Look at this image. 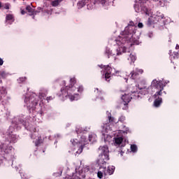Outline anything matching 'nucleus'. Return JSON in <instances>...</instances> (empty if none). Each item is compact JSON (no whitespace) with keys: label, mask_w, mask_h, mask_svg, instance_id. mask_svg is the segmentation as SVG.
I'll return each mask as SVG.
<instances>
[{"label":"nucleus","mask_w":179,"mask_h":179,"mask_svg":"<svg viewBox=\"0 0 179 179\" xmlns=\"http://www.w3.org/2000/svg\"><path fill=\"white\" fill-rule=\"evenodd\" d=\"M99 159L97 161L100 166V170H103L104 176H111L114 173L115 168L114 166H106L107 162L110 160V150L107 145L100 146L99 148Z\"/></svg>","instance_id":"obj_2"},{"label":"nucleus","mask_w":179,"mask_h":179,"mask_svg":"<svg viewBox=\"0 0 179 179\" xmlns=\"http://www.w3.org/2000/svg\"><path fill=\"white\" fill-rule=\"evenodd\" d=\"M7 93L8 92H6V88L2 85H0V102L2 100V98L6 96Z\"/></svg>","instance_id":"obj_11"},{"label":"nucleus","mask_w":179,"mask_h":179,"mask_svg":"<svg viewBox=\"0 0 179 179\" xmlns=\"http://www.w3.org/2000/svg\"><path fill=\"white\" fill-rule=\"evenodd\" d=\"M158 17H159V16L157 15V16H156V18L157 19Z\"/></svg>","instance_id":"obj_49"},{"label":"nucleus","mask_w":179,"mask_h":179,"mask_svg":"<svg viewBox=\"0 0 179 179\" xmlns=\"http://www.w3.org/2000/svg\"><path fill=\"white\" fill-rule=\"evenodd\" d=\"M143 10H144V13H145V15H149V10H148V8L144 7L143 8Z\"/></svg>","instance_id":"obj_32"},{"label":"nucleus","mask_w":179,"mask_h":179,"mask_svg":"<svg viewBox=\"0 0 179 179\" xmlns=\"http://www.w3.org/2000/svg\"><path fill=\"white\" fill-rule=\"evenodd\" d=\"M99 68H104V78L105 80H106V82H110V80H111V76H113L114 75V73H113V71H114L113 69V68H111V66H110V65H107V66H104V65H101L99 66Z\"/></svg>","instance_id":"obj_6"},{"label":"nucleus","mask_w":179,"mask_h":179,"mask_svg":"<svg viewBox=\"0 0 179 179\" xmlns=\"http://www.w3.org/2000/svg\"><path fill=\"white\" fill-rule=\"evenodd\" d=\"M40 99H41V94L38 96L36 93H32L30 96H25L24 101L29 113L36 111Z\"/></svg>","instance_id":"obj_5"},{"label":"nucleus","mask_w":179,"mask_h":179,"mask_svg":"<svg viewBox=\"0 0 179 179\" xmlns=\"http://www.w3.org/2000/svg\"><path fill=\"white\" fill-rule=\"evenodd\" d=\"M101 100H103V97H101Z\"/></svg>","instance_id":"obj_51"},{"label":"nucleus","mask_w":179,"mask_h":179,"mask_svg":"<svg viewBox=\"0 0 179 179\" xmlns=\"http://www.w3.org/2000/svg\"><path fill=\"white\" fill-rule=\"evenodd\" d=\"M117 51V55H121L122 53L127 52V48L125 46H121Z\"/></svg>","instance_id":"obj_12"},{"label":"nucleus","mask_w":179,"mask_h":179,"mask_svg":"<svg viewBox=\"0 0 179 179\" xmlns=\"http://www.w3.org/2000/svg\"><path fill=\"white\" fill-rule=\"evenodd\" d=\"M121 99L123 101L124 106H128V103H129V101L132 100V96H131L129 94H124V95L122 96Z\"/></svg>","instance_id":"obj_8"},{"label":"nucleus","mask_w":179,"mask_h":179,"mask_svg":"<svg viewBox=\"0 0 179 179\" xmlns=\"http://www.w3.org/2000/svg\"><path fill=\"white\" fill-rule=\"evenodd\" d=\"M105 55L108 58H110V57H113V55H115L113 54V51L110 50V49H106V50L105 52Z\"/></svg>","instance_id":"obj_15"},{"label":"nucleus","mask_w":179,"mask_h":179,"mask_svg":"<svg viewBox=\"0 0 179 179\" xmlns=\"http://www.w3.org/2000/svg\"><path fill=\"white\" fill-rule=\"evenodd\" d=\"M17 80H18V82H19L20 83H22L26 81V78L21 77V78H20Z\"/></svg>","instance_id":"obj_31"},{"label":"nucleus","mask_w":179,"mask_h":179,"mask_svg":"<svg viewBox=\"0 0 179 179\" xmlns=\"http://www.w3.org/2000/svg\"><path fill=\"white\" fill-rule=\"evenodd\" d=\"M159 5L162 6V8L166 6V0H159Z\"/></svg>","instance_id":"obj_24"},{"label":"nucleus","mask_w":179,"mask_h":179,"mask_svg":"<svg viewBox=\"0 0 179 179\" xmlns=\"http://www.w3.org/2000/svg\"><path fill=\"white\" fill-rule=\"evenodd\" d=\"M25 13H26V11L24 10H21V14L22 15H25Z\"/></svg>","instance_id":"obj_39"},{"label":"nucleus","mask_w":179,"mask_h":179,"mask_svg":"<svg viewBox=\"0 0 179 179\" xmlns=\"http://www.w3.org/2000/svg\"><path fill=\"white\" fill-rule=\"evenodd\" d=\"M139 73H143V70L140 69H135L134 70H133L130 73L131 79H134V80H138V79H139Z\"/></svg>","instance_id":"obj_7"},{"label":"nucleus","mask_w":179,"mask_h":179,"mask_svg":"<svg viewBox=\"0 0 179 179\" xmlns=\"http://www.w3.org/2000/svg\"><path fill=\"white\" fill-rule=\"evenodd\" d=\"M1 78L2 79H6V78H8V73H6L5 71L0 72V79Z\"/></svg>","instance_id":"obj_20"},{"label":"nucleus","mask_w":179,"mask_h":179,"mask_svg":"<svg viewBox=\"0 0 179 179\" xmlns=\"http://www.w3.org/2000/svg\"><path fill=\"white\" fill-rule=\"evenodd\" d=\"M41 145V137H38L35 141V146H40Z\"/></svg>","instance_id":"obj_22"},{"label":"nucleus","mask_w":179,"mask_h":179,"mask_svg":"<svg viewBox=\"0 0 179 179\" xmlns=\"http://www.w3.org/2000/svg\"><path fill=\"white\" fill-rule=\"evenodd\" d=\"M6 20H11V22H15V17L12 14H7L6 16Z\"/></svg>","instance_id":"obj_16"},{"label":"nucleus","mask_w":179,"mask_h":179,"mask_svg":"<svg viewBox=\"0 0 179 179\" xmlns=\"http://www.w3.org/2000/svg\"><path fill=\"white\" fill-rule=\"evenodd\" d=\"M124 141V138L122 137L116 138L115 139V143L116 145H121Z\"/></svg>","instance_id":"obj_17"},{"label":"nucleus","mask_w":179,"mask_h":179,"mask_svg":"<svg viewBox=\"0 0 179 179\" xmlns=\"http://www.w3.org/2000/svg\"><path fill=\"white\" fill-rule=\"evenodd\" d=\"M138 27L139 29H143V24L142 22H138Z\"/></svg>","instance_id":"obj_34"},{"label":"nucleus","mask_w":179,"mask_h":179,"mask_svg":"<svg viewBox=\"0 0 179 179\" xmlns=\"http://www.w3.org/2000/svg\"><path fill=\"white\" fill-rule=\"evenodd\" d=\"M64 0H56L57 2H58L59 3H61V2H62Z\"/></svg>","instance_id":"obj_41"},{"label":"nucleus","mask_w":179,"mask_h":179,"mask_svg":"<svg viewBox=\"0 0 179 179\" xmlns=\"http://www.w3.org/2000/svg\"><path fill=\"white\" fill-rule=\"evenodd\" d=\"M2 65H3V59L0 57V66H2Z\"/></svg>","instance_id":"obj_36"},{"label":"nucleus","mask_w":179,"mask_h":179,"mask_svg":"<svg viewBox=\"0 0 179 179\" xmlns=\"http://www.w3.org/2000/svg\"><path fill=\"white\" fill-rule=\"evenodd\" d=\"M131 152H136V150H138V147L136 146V145H131Z\"/></svg>","instance_id":"obj_27"},{"label":"nucleus","mask_w":179,"mask_h":179,"mask_svg":"<svg viewBox=\"0 0 179 179\" xmlns=\"http://www.w3.org/2000/svg\"><path fill=\"white\" fill-rule=\"evenodd\" d=\"M155 101H154V106L157 108L160 107L162 105V103H163V99L160 97V96H157L156 97H154Z\"/></svg>","instance_id":"obj_10"},{"label":"nucleus","mask_w":179,"mask_h":179,"mask_svg":"<svg viewBox=\"0 0 179 179\" xmlns=\"http://www.w3.org/2000/svg\"><path fill=\"white\" fill-rule=\"evenodd\" d=\"M76 132L78 135H79V134H83V132H85V129H83V127H78L76 128Z\"/></svg>","instance_id":"obj_19"},{"label":"nucleus","mask_w":179,"mask_h":179,"mask_svg":"<svg viewBox=\"0 0 179 179\" xmlns=\"http://www.w3.org/2000/svg\"><path fill=\"white\" fill-rule=\"evenodd\" d=\"M131 93L135 94L134 99H136V97H137V99H139L140 96H139V92H138V91H131Z\"/></svg>","instance_id":"obj_25"},{"label":"nucleus","mask_w":179,"mask_h":179,"mask_svg":"<svg viewBox=\"0 0 179 179\" xmlns=\"http://www.w3.org/2000/svg\"><path fill=\"white\" fill-rule=\"evenodd\" d=\"M1 8H2V3H1V1H0V9H1Z\"/></svg>","instance_id":"obj_44"},{"label":"nucleus","mask_w":179,"mask_h":179,"mask_svg":"<svg viewBox=\"0 0 179 179\" xmlns=\"http://www.w3.org/2000/svg\"><path fill=\"white\" fill-rule=\"evenodd\" d=\"M178 48H179V46H178V45H176V50H178Z\"/></svg>","instance_id":"obj_46"},{"label":"nucleus","mask_w":179,"mask_h":179,"mask_svg":"<svg viewBox=\"0 0 179 179\" xmlns=\"http://www.w3.org/2000/svg\"><path fill=\"white\" fill-rule=\"evenodd\" d=\"M51 99H52L51 96H49L47 98V100H51Z\"/></svg>","instance_id":"obj_43"},{"label":"nucleus","mask_w":179,"mask_h":179,"mask_svg":"<svg viewBox=\"0 0 179 179\" xmlns=\"http://www.w3.org/2000/svg\"><path fill=\"white\" fill-rule=\"evenodd\" d=\"M138 87L139 90H141L140 93L141 94H149V93L152 94V89H156L157 91L156 93L153 95V97H157V96H162L163 94V90H164V85L163 84V81L162 80H153L151 83V85L148 87L146 86V83L145 81H142L138 85ZM152 90V92H150Z\"/></svg>","instance_id":"obj_3"},{"label":"nucleus","mask_w":179,"mask_h":179,"mask_svg":"<svg viewBox=\"0 0 179 179\" xmlns=\"http://www.w3.org/2000/svg\"><path fill=\"white\" fill-rule=\"evenodd\" d=\"M119 121L120 122H124V121H125V117L124 116H121L120 118H119Z\"/></svg>","instance_id":"obj_33"},{"label":"nucleus","mask_w":179,"mask_h":179,"mask_svg":"<svg viewBox=\"0 0 179 179\" xmlns=\"http://www.w3.org/2000/svg\"><path fill=\"white\" fill-rule=\"evenodd\" d=\"M26 10H27L28 13H29L31 16H33V15L36 13V11L30 6H27Z\"/></svg>","instance_id":"obj_13"},{"label":"nucleus","mask_w":179,"mask_h":179,"mask_svg":"<svg viewBox=\"0 0 179 179\" xmlns=\"http://www.w3.org/2000/svg\"><path fill=\"white\" fill-rule=\"evenodd\" d=\"M101 171H99L97 173V176L99 178H103V174H104V171H103V169H101Z\"/></svg>","instance_id":"obj_23"},{"label":"nucleus","mask_w":179,"mask_h":179,"mask_svg":"<svg viewBox=\"0 0 179 179\" xmlns=\"http://www.w3.org/2000/svg\"><path fill=\"white\" fill-rule=\"evenodd\" d=\"M172 55H173V59H176V58H178V52H173Z\"/></svg>","instance_id":"obj_30"},{"label":"nucleus","mask_w":179,"mask_h":179,"mask_svg":"<svg viewBox=\"0 0 179 179\" xmlns=\"http://www.w3.org/2000/svg\"><path fill=\"white\" fill-rule=\"evenodd\" d=\"M75 85H76V78H73L70 79L69 85L62 87L60 91L57 93V96L59 97L60 100L64 101V100L69 99L71 101H73L79 99V94H75V92L77 89L78 93H82V92H83V86L80 85L76 87Z\"/></svg>","instance_id":"obj_1"},{"label":"nucleus","mask_w":179,"mask_h":179,"mask_svg":"<svg viewBox=\"0 0 179 179\" xmlns=\"http://www.w3.org/2000/svg\"><path fill=\"white\" fill-rule=\"evenodd\" d=\"M116 73H118V71H117Z\"/></svg>","instance_id":"obj_52"},{"label":"nucleus","mask_w":179,"mask_h":179,"mask_svg":"<svg viewBox=\"0 0 179 179\" xmlns=\"http://www.w3.org/2000/svg\"><path fill=\"white\" fill-rule=\"evenodd\" d=\"M128 60L130 61V64H134L136 61V56L130 54Z\"/></svg>","instance_id":"obj_14"},{"label":"nucleus","mask_w":179,"mask_h":179,"mask_svg":"<svg viewBox=\"0 0 179 179\" xmlns=\"http://www.w3.org/2000/svg\"><path fill=\"white\" fill-rule=\"evenodd\" d=\"M0 83L2 84V80H0Z\"/></svg>","instance_id":"obj_48"},{"label":"nucleus","mask_w":179,"mask_h":179,"mask_svg":"<svg viewBox=\"0 0 179 179\" xmlns=\"http://www.w3.org/2000/svg\"><path fill=\"white\" fill-rule=\"evenodd\" d=\"M128 108V106H125V108H123V110H127Z\"/></svg>","instance_id":"obj_45"},{"label":"nucleus","mask_w":179,"mask_h":179,"mask_svg":"<svg viewBox=\"0 0 179 179\" xmlns=\"http://www.w3.org/2000/svg\"><path fill=\"white\" fill-rule=\"evenodd\" d=\"M89 140H87V138H86V136L83 135L81 136V140H80V143H82V145L80 146V153H82L83 150V148H85V146H86V145H87L89 143Z\"/></svg>","instance_id":"obj_9"},{"label":"nucleus","mask_w":179,"mask_h":179,"mask_svg":"<svg viewBox=\"0 0 179 179\" xmlns=\"http://www.w3.org/2000/svg\"><path fill=\"white\" fill-rule=\"evenodd\" d=\"M161 17H162V19H163V17H164V16L161 15Z\"/></svg>","instance_id":"obj_47"},{"label":"nucleus","mask_w":179,"mask_h":179,"mask_svg":"<svg viewBox=\"0 0 179 179\" xmlns=\"http://www.w3.org/2000/svg\"><path fill=\"white\" fill-rule=\"evenodd\" d=\"M94 93L96 94V97H100V96L103 94V91L99 90V88H96L94 90Z\"/></svg>","instance_id":"obj_18"},{"label":"nucleus","mask_w":179,"mask_h":179,"mask_svg":"<svg viewBox=\"0 0 179 179\" xmlns=\"http://www.w3.org/2000/svg\"><path fill=\"white\" fill-rule=\"evenodd\" d=\"M10 142H12L13 143H16V135L11 134L10 136Z\"/></svg>","instance_id":"obj_21"},{"label":"nucleus","mask_w":179,"mask_h":179,"mask_svg":"<svg viewBox=\"0 0 179 179\" xmlns=\"http://www.w3.org/2000/svg\"><path fill=\"white\" fill-rule=\"evenodd\" d=\"M93 138H94V136H93L92 134L89 135V136H88V141H89V142H94V140L93 139Z\"/></svg>","instance_id":"obj_29"},{"label":"nucleus","mask_w":179,"mask_h":179,"mask_svg":"<svg viewBox=\"0 0 179 179\" xmlns=\"http://www.w3.org/2000/svg\"><path fill=\"white\" fill-rule=\"evenodd\" d=\"M108 122H116L115 118L114 117H111V115L108 117Z\"/></svg>","instance_id":"obj_28"},{"label":"nucleus","mask_w":179,"mask_h":179,"mask_svg":"<svg viewBox=\"0 0 179 179\" xmlns=\"http://www.w3.org/2000/svg\"><path fill=\"white\" fill-rule=\"evenodd\" d=\"M62 85H63V86H65V85H66V81L63 80L62 81Z\"/></svg>","instance_id":"obj_40"},{"label":"nucleus","mask_w":179,"mask_h":179,"mask_svg":"<svg viewBox=\"0 0 179 179\" xmlns=\"http://www.w3.org/2000/svg\"><path fill=\"white\" fill-rule=\"evenodd\" d=\"M9 6H10V4H9V3H7L5 4V9H9Z\"/></svg>","instance_id":"obj_35"},{"label":"nucleus","mask_w":179,"mask_h":179,"mask_svg":"<svg viewBox=\"0 0 179 179\" xmlns=\"http://www.w3.org/2000/svg\"><path fill=\"white\" fill-rule=\"evenodd\" d=\"M134 87L136 89L138 87V86H135Z\"/></svg>","instance_id":"obj_50"},{"label":"nucleus","mask_w":179,"mask_h":179,"mask_svg":"<svg viewBox=\"0 0 179 179\" xmlns=\"http://www.w3.org/2000/svg\"><path fill=\"white\" fill-rule=\"evenodd\" d=\"M148 24L150 26V24H152V23H150V18L148 19Z\"/></svg>","instance_id":"obj_42"},{"label":"nucleus","mask_w":179,"mask_h":179,"mask_svg":"<svg viewBox=\"0 0 179 179\" xmlns=\"http://www.w3.org/2000/svg\"><path fill=\"white\" fill-rule=\"evenodd\" d=\"M71 142L73 143V146L78 143V141H75V140H71Z\"/></svg>","instance_id":"obj_37"},{"label":"nucleus","mask_w":179,"mask_h":179,"mask_svg":"<svg viewBox=\"0 0 179 179\" xmlns=\"http://www.w3.org/2000/svg\"><path fill=\"white\" fill-rule=\"evenodd\" d=\"M136 26L134 22L131 21L127 27H125L124 31L122 32L116 39L114 40L115 43L117 45H122V44H127L132 40L134 34L136 33Z\"/></svg>","instance_id":"obj_4"},{"label":"nucleus","mask_w":179,"mask_h":179,"mask_svg":"<svg viewBox=\"0 0 179 179\" xmlns=\"http://www.w3.org/2000/svg\"><path fill=\"white\" fill-rule=\"evenodd\" d=\"M51 5H52V6H54L55 8H56L57 6H58L59 5V3L58 1H57L56 0H55L51 2Z\"/></svg>","instance_id":"obj_26"},{"label":"nucleus","mask_w":179,"mask_h":179,"mask_svg":"<svg viewBox=\"0 0 179 179\" xmlns=\"http://www.w3.org/2000/svg\"><path fill=\"white\" fill-rule=\"evenodd\" d=\"M31 139H35V138H36V134H31Z\"/></svg>","instance_id":"obj_38"}]
</instances>
